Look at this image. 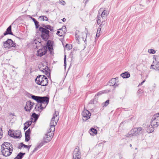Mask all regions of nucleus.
<instances>
[{
    "label": "nucleus",
    "instance_id": "obj_1",
    "mask_svg": "<svg viewBox=\"0 0 159 159\" xmlns=\"http://www.w3.org/2000/svg\"><path fill=\"white\" fill-rule=\"evenodd\" d=\"M159 125V113L155 114L152 117L150 125L148 127L147 131L151 133L154 130V128L157 127Z\"/></svg>",
    "mask_w": 159,
    "mask_h": 159
},
{
    "label": "nucleus",
    "instance_id": "obj_2",
    "mask_svg": "<svg viewBox=\"0 0 159 159\" xmlns=\"http://www.w3.org/2000/svg\"><path fill=\"white\" fill-rule=\"evenodd\" d=\"M31 98L36 101L37 102L40 103H43L47 105L49 101V98L47 96L40 97L36 96L29 93Z\"/></svg>",
    "mask_w": 159,
    "mask_h": 159
},
{
    "label": "nucleus",
    "instance_id": "obj_3",
    "mask_svg": "<svg viewBox=\"0 0 159 159\" xmlns=\"http://www.w3.org/2000/svg\"><path fill=\"white\" fill-rule=\"evenodd\" d=\"M48 80L47 78L44 75H39L35 79V82L38 85L46 86L48 85Z\"/></svg>",
    "mask_w": 159,
    "mask_h": 159
},
{
    "label": "nucleus",
    "instance_id": "obj_4",
    "mask_svg": "<svg viewBox=\"0 0 159 159\" xmlns=\"http://www.w3.org/2000/svg\"><path fill=\"white\" fill-rule=\"evenodd\" d=\"M58 112L55 111L53 115L50 124V128L51 131H54L55 130V126L57 125L58 120L59 116H58Z\"/></svg>",
    "mask_w": 159,
    "mask_h": 159
},
{
    "label": "nucleus",
    "instance_id": "obj_5",
    "mask_svg": "<svg viewBox=\"0 0 159 159\" xmlns=\"http://www.w3.org/2000/svg\"><path fill=\"white\" fill-rule=\"evenodd\" d=\"M39 30L41 32V38L44 40L47 41L49 37V31L42 27H40Z\"/></svg>",
    "mask_w": 159,
    "mask_h": 159
},
{
    "label": "nucleus",
    "instance_id": "obj_6",
    "mask_svg": "<svg viewBox=\"0 0 159 159\" xmlns=\"http://www.w3.org/2000/svg\"><path fill=\"white\" fill-rule=\"evenodd\" d=\"M54 132L51 131V129H50L48 130L47 133L43 138L44 143H48L51 140L54 134Z\"/></svg>",
    "mask_w": 159,
    "mask_h": 159
},
{
    "label": "nucleus",
    "instance_id": "obj_7",
    "mask_svg": "<svg viewBox=\"0 0 159 159\" xmlns=\"http://www.w3.org/2000/svg\"><path fill=\"white\" fill-rule=\"evenodd\" d=\"M82 115L83 121H85L90 118L91 113L89 111L84 108L82 113Z\"/></svg>",
    "mask_w": 159,
    "mask_h": 159
},
{
    "label": "nucleus",
    "instance_id": "obj_8",
    "mask_svg": "<svg viewBox=\"0 0 159 159\" xmlns=\"http://www.w3.org/2000/svg\"><path fill=\"white\" fill-rule=\"evenodd\" d=\"M4 46L5 48H8L9 47H15L16 46V43L11 39H8L7 41L4 42Z\"/></svg>",
    "mask_w": 159,
    "mask_h": 159
},
{
    "label": "nucleus",
    "instance_id": "obj_9",
    "mask_svg": "<svg viewBox=\"0 0 159 159\" xmlns=\"http://www.w3.org/2000/svg\"><path fill=\"white\" fill-rule=\"evenodd\" d=\"M80 152L79 148H76L73 153V159H80Z\"/></svg>",
    "mask_w": 159,
    "mask_h": 159
},
{
    "label": "nucleus",
    "instance_id": "obj_10",
    "mask_svg": "<svg viewBox=\"0 0 159 159\" xmlns=\"http://www.w3.org/2000/svg\"><path fill=\"white\" fill-rule=\"evenodd\" d=\"M107 11L106 10H104L102 12L101 17L100 16H98L97 18V22L98 24H99L102 20V19H106L107 16Z\"/></svg>",
    "mask_w": 159,
    "mask_h": 159
},
{
    "label": "nucleus",
    "instance_id": "obj_11",
    "mask_svg": "<svg viewBox=\"0 0 159 159\" xmlns=\"http://www.w3.org/2000/svg\"><path fill=\"white\" fill-rule=\"evenodd\" d=\"M144 132V129L141 127L134 128L132 129V132H133L135 135H138L143 133Z\"/></svg>",
    "mask_w": 159,
    "mask_h": 159
},
{
    "label": "nucleus",
    "instance_id": "obj_12",
    "mask_svg": "<svg viewBox=\"0 0 159 159\" xmlns=\"http://www.w3.org/2000/svg\"><path fill=\"white\" fill-rule=\"evenodd\" d=\"M34 104V103L30 101L27 102L25 107V111L30 112V110L33 107Z\"/></svg>",
    "mask_w": 159,
    "mask_h": 159
},
{
    "label": "nucleus",
    "instance_id": "obj_13",
    "mask_svg": "<svg viewBox=\"0 0 159 159\" xmlns=\"http://www.w3.org/2000/svg\"><path fill=\"white\" fill-rule=\"evenodd\" d=\"M13 151V148H10L8 149H2V154L5 157L9 156L11 154Z\"/></svg>",
    "mask_w": 159,
    "mask_h": 159
},
{
    "label": "nucleus",
    "instance_id": "obj_14",
    "mask_svg": "<svg viewBox=\"0 0 159 159\" xmlns=\"http://www.w3.org/2000/svg\"><path fill=\"white\" fill-rule=\"evenodd\" d=\"M53 42L50 40H48L47 43V46L49 51L50 52L51 54H52V50L53 49Z\"/></svg>",
    "mask_w": 159,
    "mask_h": 159
},
{
    "label": "nucleus",
    "instance_id": "obj_15",
    "mask_svg": "<svg viewBox=\"0 0 159 159\" xmlns=\"http://www.w3.org/2000/svg\"><path fill=\"white\" fill-rule=\"evenodd\" d=\"M10 148H13V147L12 145L10 143H8V142H4L3 143L2 145V149H8Z\"/></svg>",
    "mask_w": 159,
    "mask_h": 159
},
{
    "label": "nucleus",
    "instance_id": "obj_16",
    "mask_svg": "<svg viewBox=\"0 0 159 159\" xmlns=\"http://www.w3.org/2000/svg\"><path fill=\"white\" fill-rule=\"evenodd\" d=\"M47 52V50L45 48H42L39 49L37 51V55L42 57Z\"/></svg>",
    "mask_w": 159,
    "mask_h": 159
},
{
    "label": "nucleus",
    "instance_id": "obj_17",
    "mask_svg": "<svg viewBox=\"0 0 159 159\" xmlns=\"http://www.w3.org/2000/svg\"><path fill=\"white\" fill-rule=\"evenodd\" d=\"M118 78H112V79H111V80H110V81L109 82L108 84L110 86H118V85L116 83V80H118Z\"/></svg>",
    "mask_w": 159,
    "mask_h": 159
},
{
    "label": "nucleus",
    "instance_id": "obj_18",
    "mask_svg": "<svg viewBox=\"0 0 159 159\" xmlns=\"http://www.w3.org/2000/svg\"><path fill=\"white\" fill-rule=\"evenodd\" d=\"M10 136L16 139L20 138L21 136V133L19 130L16 131L15 133L10 134Z\"/></svg>",
    "mask_w": 159,
    "mask_h": 159
},
{
    "label": "nucleus",
    "instance_id": "obj_19",
    "mask_svg": "<svg viewBox=\"0 0 159 159\" xmlns=\"http://www.w3.org/2000/svg\"><path fill=\"white\" fill-rule=\"evenodd\" d=\"M44 144V142H41L38 143L36 147L35 148L33 151L31 152V154L32 155L35 152L38 150Z\"/></svg>",
    "mask_w": 159,
    "mask_h": 159
},
{
    "label": "nucleus",
    "instance_id": "obj_20",
    "mask_svg": "<svg viewBox=\"0 0 159 159\" xmlns=\"http://www.w3.org/2000/svg\"><path fill=\"white\" fill-rule=\"evenodd\" d=\"M42 103H40L39 106H38L37 105L36 106V107L34 108V110L36 111L41 112V110L44 108L46 107V106L47 105H46L44 107H43L42 106Z\"/></svg>",
    "mask_w": 159,
    "mask_h": 159
},
{
    "label": "nucleus",
    "instance_id": "obj_21",
    "mask_svg": "<svg viewBox=\"0 0 159 159\" xmlns=\"http://www.w3.org/2000/svg\"><path fill=\"white\" fill-rule=\"evenodd\" d=\"M39 116V115L38 114H36L35 113H32L31 115V120L30 121H32L33 122V119H34V123H35L38 119Z\"/></svg>",
    "mask_w": 159,
    "mask_h": 159
},
{
    "label": "nucleus",
    "instance_id": "obj_22",
    "mask_svg": "<svg viewBox=\"0 0 159 159\" xmlns=\"http://www.w3.org/2000/svg\"><path fill=\"white\" fill-rule=\"evenodd\" d=\"M7 34L13 35V34L11 32V25L9 26L7 29L6 31L4 33V35H6Z\"/></svg>",
    "mask_w": 159,
    "mask_h": 159
},
{
    "label": "nucleus",
    "instance_id": "obj_23",
    "mask_svg": "<svg viewBox=\"0 0 159 159\" xmlns=\"http://www.w3.org/2000/svg\"><path fill=\"white\" fill-rule=\"evenodd\" d=\"M39 67L40 70L42 71H43L44 70H46L48 69V67L46 66L43 63H42L41 65H39Z\"/></svg>",
    "mask_w": 159,
    "mask_h": 159
},
{
    "label": "nucleus",
    "instance_id": "obj_24",
    "mask_svg": "<svg viewBox=\"0 0 159 159\" xmlns=\"http://www.w3.org/2000/svg\"><path fill=\"white\" fill-rule=\"evenodd\" d=\"M80 33L79 30H76L75 32V38L77 42L79 44V39L80 38Z\"/></svg>",
    "mask_w": 159,
    "mask_h": 159
},
{
    "label": "nucleus",
    "instance_id": "obj_25",
    "mask_svg": "<svg viewBox=\"0 0 159 159\" xmlns=\"http://www.w3.org/2000/svg\"><path fill=\"white\" fill-rule=\"evenodd\" d=\"M151 68L156 70H159V62L157 61L155 65H152Z\"/></svg>",
    "mask_w": 159,
    "mask_h": 159
},
{
    "label": "nucleus",
    "instance_id": "obj_26",
    "mask_svg": "<svg viewBox=\"0 0 159 159\" xmlns=\"http://www.w3.org/2000/svg\"><path fill=\"white\" fill-rule=\"evenodd\" d=\"M32 123V121H28L25 123L24 124V130H25L27 129L28 127L30 126Z\"/></svg>",
    "mask_w": 159,
    "mask_h": 159
},
{
    "label": "nucleus",
    "instance_id": "obj_27",
    "mask_svg": "<svg viewBox=\"0 0 159 159\" xmlns=\"http://www.w3.org/2000/svg\"><path fill=\"white\" fill-rule=\"evenodd\" d=\"M120 75L123 78H128L130 76V75L129 72L126 71L124 73H122Z\"/></svg>",
    "mask_w": 159,
    "mask_h": 159
},
{
    "label": "nucleus",
    "instance_id": "obj_28",
    "mask_svg": "<svg viewBox=\"0 0 159 159\" xmlns=\"http://www.w3.org/2000/svg\"><path fill=\"white\" fill-rule=\"evenodd\" d=\"M25 154V153H22L20 152L17 154V156L14 159H22Z\"/></svg>",
    "mask_w": 159,
    "mask_h": 159
},
{
    "label": "nucleus",
    "instance_id": "obj_29",
    "mask_svg": "<svg viewBox=\"0 0 159 159\" xmlns=\"http://www.w3.org/2000/svg\"><path fill=\"white\" fill-rule=\"evenodd\" d=\"M42 26L44 28H45V29H46L48 30H49L51 31H53V27H52L49 25H45L44 24H43L42 25Z\"/></svg>",
    "mask_w": 159,
    "mask_h": 159
},
{
    "label": "nucleus",
    "instance_id": "obj_30",
    "mask_svg": "<svg viewBox=\"0 0 159 159\" xmlns=\"http://www.w3.org/2000/svg\"><path fill=\"white\" fill-rule=\"evenodd\" d=\"M89 132L91 135H93L97 133V130L94 128H91L89 130Z\"/></svg>",
    "mask_w": 159,
    "mask_h": 159
},
{
    "label": "nucleus",
    "instance_id": "obj_31",
    "mask_svg": "<svg viewBox=\"0 0 159 159\" xmlns=\"http://www.w3.org/2000/svg\"><path fill=\"white\" fill-rule=\"evenodd\" d=\"M39 19L41 21H43L44 20L47 21L48 20V17L44 16H39Z\"/></svg>",
    "mask_w": 159,
    "mask_h": 159
},
{
    "label": "nucleus",
    "instance_id": "obj_32",
    "mask_svg": "<svg viewBox=\"0 0 159 159\" xmlns=\"http://www.w3.org/2000/svg\"><path fill=\"white\" fill-rule=\"evenodd\" d=\"M50 69L48 68V69L46 70L43 71V72L45 73V75H46L48 77H50Z\"/></svg>",
    "mask_w": 159,
    "mask_h": 159
},
{
    "label": "nucleus",
    "instance_id": "obj_33",
    "mask_svg": "<svg viewBox=\"0 0 159 159\" xmlns=\"http://www.w3.org/2000/svg\"><path fill=\"white\" fill-rule=\"evenodd\" d=\"M134 135L133 132H132V129L128 133L125 135L126 137H130Z\"/></svg>",
    "mask_w": 159,
    "mask_h": 159
},
{
    "label": "nucleus",
    "instance_id": "obj_34",
    "mask_svg": "<svg viewBox=\"0 0 159 159\" xmlns=\"http://www.w3.org/2000/svg\"><path fill=\"white\" fill-rule=\"evenodd\" d=\"M31 133V130L30 128H29L25 133V136H30Z\"/></svg>",
    "mask_w": 159,
    "mask_h": 159
},
{
    "label": "nucleus",
    "instance_id": "obj_35",
    "mask_svg": "<svg viewBox=\"0 0 159 159\" xmlns=\"http://www.w3.org/2000/svg\"><path fill=\"white\" fill-rule=\"evenodd\" d=\"M109 100H107L106 102L102 103L103 107H106L109 104Z\"/></svg>",
    "mask_w": 159,
    "mask_h": 159
},
{
    "label": "nucleus",
    "instance_id": "obj_36",
    "mask_svg": "<svg viewBox=\"0 0 159 159\" xmlns=\"http://www.w3.org/2000/svg\"><path fill=\"white\" fill-rule=\"evenodd\" d=\"M104 92L103 91H100L98 92L97 94H96L95 95V98H96L97 96H99L100 95H102V94L104 93Z\"/></svg>",
    "mask_w": 159,
    "mask_h": 159
},
{
    "label": "nucleus",
    "instance_id": "obj_37",
    "mask_svg": "<svg viewBox=\"0 0 159 159\" xmlns=\"http://www.w3.org/2000/svg\"><path fill=\"white\" fill-rule=\"evenodd\" d=\"M63 32H61L59 31H57V35L61 37L63 35Z\"/></svg>",
    "mask_w": 159,
    "mask_h": 159
},
{
    "label": "nucleus",
    "instance_id": "obj_38",
    "mask_svg": "<svg viewBox=\"0 0 159 159\" xmlns=\"http://www.w3.org/2000/svg\"><path fill=\"white\" fill-rule=\"evenodd\" d=\"M59 30H62L63 33H65V32L66 31V27L65 26H64L62 27V28L60 29Z\"/></svg>",
    "mask_w": 159,
    "mask_h": 159
},
{
    "label": "nucleus",
    "instance_id": "obj_39",
    "mask_svg": "<svg viewBox=\"0 0 159 159\" xmlns=\"http://www.w3.org/2000/svg\"><path fill=\"white\" fill-rule=\"evenodd\" d=\"M148 52L150 53L154 54L155 53V51L152 49H149L148 50Z\"/></svg>",
    "mask_w": 159,
    "mask_h": 159
},
{
    "label": "nucleus",
    "instance_id": "obj_40",
    "mask_svg": "<svg viewBox=\"0 0 159 159\" xmlns=\"http://www.w3.org/2000/svg\"><path fill=\"white\" fill-rule=\"evenodd\" d=\"M65 47L68 48V49L69 50H70V49L72 48V45H70V44H67L66 46H65Z\"/></svg>",
    "mask_w": 159,
    "mask_h": 159
},
{
    "label": "nucleus",
    "instance_id": "obj_41",
    "mask_svg": "<svg viewBox=\"0 0 159 159\" xmlns=\"http://www.w3.org/2000/svg\"><path fill=\"white\" fill-rule=\"evenodd\" d=\"M36 28V29H38L39 27V22L37 21L36 20L34 22Z\"/></svg>",
    "mask_w": 159,
    "mask_h": 159
},
{
    "label": "nucleus",
    "instance_id": "obj_42",
    "mask_svg": "<svg viewBox=\"0 0 159 159\" xmlns=\"http://www.w3.org/2000/svg\"><path fill=\"white\" fill-rule=\"evenodd\" d=\"M59 3L63 5H65L66 4L65 2L63 0L59 1Z\"/></svg>",
    "mask_w": 159,
    "mask_h": 159
},
{
    "label": "nucleus",
    "instance_id": "obj_43",
    "mask_svg": "<svg viewBox=\"0 0 159 159\" xmlns=\"http://www.w3.org/2000/svg\"><path fill=\"white\" fill-rule=\"evenodd\" d=\"M25 141L26 142H28L30 139V136H25Z\"/></svg>",
    "mask_w": 159,
    "mask_h": 159
},
{
    "label": "nucleus",
    "instance_id": "obj_44",
    "mask_svg": "<svg viewBox=\"0 0 159 159\" xmlns=\"http://www.w3.org/2000/svg\"><path fill=\"white\" fill-rule=\"evenodd\" d=\"M102 24L100 25V26H99V27H98V30H97V33H100V32L101 31V28L102 27Z\"/></svg>",
    "mask_w": 159,
    "mask_h": 159
},
{
    "label": "nucleus",
    "instance_id": "obj_45",
    "mask_svg": "<svg viewBox=\"0 0 159 159\" xmlns=\"http://www.w3.org/2000/svg\"><path fill=\"white\" fill-rule=\"evenodd\" d=\"M25 145L23 143H20V144L19 145V147H18V148L19 149H21V148L23 147H24V145Z\"/></svg>",
    "mask_w": 159,
    "mask_h": 159
},
{
    "label": "nucleus",
    "instance_id": "obj_46",
    "mask_svg": "<svg viewBox=\"0 0 159 159\" xmlns=\"http://www.w3.org/2000/svg\"><path fill=\"white\" fill-rule=\"evenodd\" d=\"M3 134L2 133V129L0 128V139L2 137Z\"/></svg>",
    "mask_w": 159,
    "mask_h": 159
},
{
    "label": "nucleus",
    "instance_id": "obj_47",
    "mask_svg": "<svg viewBox=\"0 0 159 159\" xmlns=\"http://www.w3.org/2000/svg\"><path fill=\"white\" fill-rule=\"evenodd\" d=\"M31 145H26L25 144L24 145V147L27 148L29 150V149L30 148Z\"/></svg>",
    "mask_w": 159,
    "mask_h": 159
},
{
    "label": "nucleus",
    "instance_id": "obj_48",
    "mask_svg": "<svg viewBox=\"0 0 159 159\" xmlns=\"http://www.w3.org/2000/svg\"><path fill=\"white\" fill-rule=\"evenodd\" d=\"M105 20V19H102V20H101V21H102V23L101 25L102 24V27L103 26V25H104L105 23V22L104 21Z\"/></svg>",
    "mask_w": 159,
    "mask_h": 159
},
{
    "label": "nucleus",
    "instance_id": "obj_49",
    "mask_svg": "<svg viewBox=\"0 0 159 159\" xmlns=\"http://www.w3.org/2000/svg\"><path fill=\"white\" fill-rule=\"evenodd\" d=\"M31 18L32 20H33V21L34 22L36 20H37L35 18H34L31 17Z\"/></svg>",
    "mask_w": 159,
    "mask_h": 159
},
{
    "label": "nucleus",
    "instance_id": "obj_50",
    "mask_svg": "<svg viewBox=\"0 0 159 159\" xmlns=\"http://www.w3.org/2000/svg\"><path fill=\"white\" fill-rule=\"evenodd\" d=\"M13 134V133H11V132L10 131V130H9V131H8V134L10 135V134Z\"/></svg>",
    "mask_w": 159,
    "mask_h": 159
},
{
    "label": "nucleus",
    "instance_id": "obj_51",
    "mask_svg": "<svg viewBox=\"0 0 159 159\" xmlns=\"http://www.w3.org/2000/svg\"><path fill=\"white\" fill-rule=\"evenodd\" d=\"M100 33H97V34H96V37H99L100 36V34H99Z\"/></svg>",
    "mask_w": 159,
    "mask_h": 159
},
{
    "label": "nucleus",
    "instance_id": "obj_52",
    "mask_svg": "<svg viewBox=\"0 0 159 159\" xmlns=\"http://www.w3.org/2000/svg\"><path fill=\"white\" fill-rule=\"evenodd\" d=\"M62 20L63 22H65L66 21V19L65 18H64L62 19Z\"/></svg>",
    "mask_w": 159,
    "mask_h": 159
},
{
    "label": "nucleus",
    "instance_id": "obj_53",
    "mask_svg": "<svg viewBox=\"0 0 159 159\" xmlns=\"http://www.w3.org/2000/svg\"><path fill=\"white\" fill-rule=\"evenodd\" d=\"M145 80H143V82L140 83V85H142L145 82Z\"/></svg>",
    "mask_w": 159,
    "mask_h": 159
},
{
    "label": "nucleus",
    "instance_id": "obj_54",
    "mask_svg": "<svg viewBox=\"0 0 159 159\" xmlns=\"http://www.w3.org/2000/svg\"><path fill=\"white\" fill-rule=\"evenodd\" d=\"M66 56L65 55V57L64 58V61H65V62H66Z\"/></svg>",
    "mask_w": 159,
    "mask_h": 159
},
{
    "label": "nucleus",
    "instance_id": "obj_55",
    "mask_svg": "<svg viewBox=\"0 0 159 159\" xmlns=\"http://www.w3.org/2000/svg\"><path fill=\"white\" fill-rule=\"evenodd\" d=\"M4 36V34L3 35H2L1 36H0V39L3 38Z\"/></svg>",
    "mask_w": 159,
    "mask_h": 159
},
{
    "label": "nucleus",
    "instance_id": "obj_56",
    "mask_svg": "<svg viewBox=\"0 0 159 159\" xmlns=\"http://www.w3.org/2000/svg\"><path fill=\"white\" fill-rule=\"evenodd\" d=\"M4 36V34L3 35H2L1 36H0V39L3 38Z\"/></svg>",
    "mask_w": 159,
    "mask_h": 159
},
{
    "label": "nucleus",
    "instance_id": "obj_57",
    "mask_svg": "<svg viewBox=\"0 0 159 159\" xmlns=\"http://www.w3.org/2000/svg\"><path fill=\"white\" fill-rule=\"evenodd\" d=\"M64 66H66V62H65V61H64Z\"/></svg>",
    "mask_w": 159,
    "mask_h": 159
},
{
    "label": "nucleus",
    "instance_id": "obj_58",
    "mask_svg": "<svg viewBox=\"0 0 159 159\" xmlns=\"http://www.w3.org/2000/svg\"><path fill=\"white\" fill-rule=\"evenodd\" d=\"M156 61V59H155V61H153V63H156V62H155V61Z\"/></svg>",
    "mask_w": 159,
    "mask_h": 159
},
{
    "label": "nucleus",
    "instance_id": "obj_59",
    "mask_svg": "<svg viewBox=\"0 0 159 159\" xmlns=\"http://www.w3.org/2000/svg\"><path fill=\"white\" fill-rule=\"evenodd\" d=\"M129 146H130V147H131L132 146V145L131 144H130L129 145Z\"/></svg>",
    "mask_w": 159,
    "mask_h": 159
},
{
    "label": "nucleus",
    "instance_id": "obj_60",
    "mask_svg": "<svg viewBox=\"0 0 159 159\" xmlns=\"http://www.w3.org/2000/svg\"><path fill=\"white\" fill-rule=\"evenodd\" d=\"M119 156H120V157H121V155L120 154L119 155Z\"/></svg>",
    "mask_w": 159,
    "mask_h": 159
},
{
    "label": "nucleus",
    "instance_id": "obj_61",
    "mask_svg": "<svg viewBox=\"0 0 159 159\" xmlns=\"http://www.w3.org/2000/svg\"><path fill=\"white\" fill-rule=\"evenodd\" d=\"M89 75V74H88L87 75V76H88V75Z\"/></svg>",
    "mask_w": 159,
    "mask_h": 159
},
{
    "label": "nucleus",
    "instance_id": "obj_62",
    "mask_svg": "<svg viewBox=\"0 0 159 159\" xmlns=\"http://www.w3.org/2000/svg\"><path fill=\"white\" fill-rule=\"evenodd\" d=\"M70 86L69 87V89H70Z\"/></svg>",
    "mask_w": 159,
    "mask_h": 159
},
{
    "label": "nucleus",
    "instance_id": "obj_63",
    "mask_svg": "<svg viewBox=\"0 0 159 159\" xmlns=\"http://www.w3.org/2000/svg\"><path fill=\"white\" fill-rule=\"evenodd\" d=\"M46 12H48V11H46Z\"/></svg>",
    "mask_w": 159,
    "mask_h": 159
}]
</instances>
